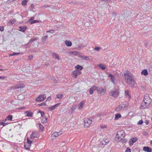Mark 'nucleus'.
<instances>
[{
    "label": "nucleus",
    "mask_w": 152,
    "mask_h": 152,
    "mask_svg": "<svg viewBox=\"0 0 152 152\" xmlns=\"http://www.w3.org/2000/svg\"><path fill=\"white\" fill-rule=\"evenodd\" d=\"M125 82L131 87L134 86V81L132 73L128 71H125L124 72Z\"/></svg>",
    "instance_id": "obj_1"
},
{
    "label": "nucleus",
    "mask_w": 152,
    "mask_h": 152,
    "mask_svg": "<svg viewBox=\"0 0 152 152\" xmlns=\"http://www.w3.org/2000/svg\"><path fill=\"white\" fill-rule=\"evenodd\" d=\"M25 86L21 82H20L19 83L17 84L14 86L10 87V90H13L20 88H23L25 87Z\"/></svg>",
    "instance_id": "obj_2"
},
{
    "label": "nucleus",
    "mask_w": 152,
    "mask_h": 152,
    "mask_svg": "<svg viewBox=\"0 0 152 152\" xmlns=\"http://www.w3.org/2000/svg\"><path fill=\"white\" fill-rule=\"evenodd\" d=\"M27 142L24 143V147L26 149L29 150L31 147L33 141L29 140L28 138H27Z\"/></svg>",
    "instance_id": "obj_3"
},
{
    "label": "nucleus",
    "mask_w": 152,
    "mask_h": 152,
    "mask_svg": "<svg viewBox=\"0 0 152 152\" xmlns=\"http://www.w3.org/2000/svg\"><path fill=\"white\" fill-rule=\"evenodd\" d=\"M46 98V96L45 94H42L39 95L36 99V101L39 102L44 101Z\"/></svg>",
    "instance_id": "obj_4"
},
{
    "label": "nucleus",
    "mask_w": 152,
    "mask_h": 152,
    "mask_svg": "<svg viewBox=\"0 0 152 152\" xmlns=\"http://www.w3.org/2000/svg\"><path fill=\"white\" fill-rule=\"evenodd\" d=\"M143 101H145V102H146L149 104H151V99L149 95L146 94L144 95L143 98Z\"/></svg>",
    "instance_id": "obj_5"
},
{
    "label": "nucleus",
    "mask_w": 152,
    "mask_h": 152,
    "mask_svg": "<svg viewBox=\"0 0 152 152\" xmlns=\"http://www.w3.org/2000/svg\"><path fill=\"white\" fill-rule=\"evenodd\" d=\"M149 104H148L146 102H144L143 101L142 102H141V105L140 107V108L141 109H148V108L149 106H150Z\"/></svg>",
    "instance_id": "obj_6"
},
{
    "label": "nucleus",
    "mask_w": 152,
    "mask_h": 152,
    "mask_svg": "<svg viewBox=\"0 0 152 152\" xmlns=\"http://www.w3.org/2000/svg\"><path fill=\"white\" fill-rule=\"evenodd\" d=\"M84 121V126L86 127H89L92 123V121L88 118H85Z\"/></svg>",
    "instance_id": "obj_7"
},
{
    "label": "nucleus",
    "mask_w": 152,
    "mask_h": 152,
    "mask_svg": "<svg viewBox=\"0 0 152 152\" xmlns=\"http://www.w3.org/2000/svg\"><path fill=\"white\" fill-rule=\"evenodd\" d=\"M62 133V132L60 131L58 132H53L51 136V138L52 140L55 139L56 137H58L60 135H61Z\"/></svg>",
    "instance_id": "obj_8"
},
{
    "label": "nucleus",
    "mask_w": 152,
    "mask_h": 152,
    "mask_svg": "<svg viewBox=\"0 0 152 152\" xmlns=\"http://www.w3.org/2000/svg\"><path fill=\"white\" fill-rule=\"evenodd\" d=\"M81 73V71L78 70H75L72 72V74L73 77L76 78L77 75H78Z\"/></svg>",
    "instance_id": "obj_9"
},
{
    "label": "nucleus",
    "mask_w": 152,
    "mask_h": 152,
    "mask_svg": "<svg viewBox=\"0 0 152 152\" xmlns=\"http://www.w3.org/2000/svg\"><path fill=\"white\" fill-rule=\"evenodd\" d=\"M38 113H40L41 115V122L43 123H45L46 122L47 118L46 117H45L44 113L43 111H39Z\"/></svg>",
    "instance_id": "obj_10"
},
{
    "label": "nucleus",
    "mask_w": 152,
    "mask_h": 152,
    "mask_svg": "<svg viewBox=\"0 0 152 152\" xmlns=\"http://www.w3.org/2000/svg\"><path fill=\"white\" fill-rule=\"evenodd\" d=\"M96 91L99 94H101L106 92V89L103 88H99L97 87Z\"/></svg>",
    "instance_id": "obj_11"
},
{
    "label": "nucleus",
    "mask_w": 152,
    "mask_h": 152,
    "mask_svg": "<svg viewBox=\"0 0 152 152\" xmlns=\"http://www.w3.org/2000/svg\"><path fill=\"white\" fill-rule=\"evenodd\" d=\"M39 136L38 133L37 131L33 132L31 134L30 138L31 139H33L34 138L38 137Z\"/></svg>",
    "instance_id": "obj_12"
},
{
    "label": "nucleus",
    "mask_w": 152,
    "mask_h": 152,
    "mask_svg": "<svg viewBox=\"0 0 152 152\" xmlns=\"http://www.w3.org/2000/svg\"><path fill=\"white\" fill-rule=\"evenodd\" d=\"M108 77L110 78V80H111L112 83L114 84H115V81L116 79L115 77L113 75L110 74L108 75Z\"/></svg>",
    "instance_id": "obj_13"
},
{
    "label": "nucleus",
    "mask_w": 152,
    "mask_h": 152,
    "mask_svg": "<svg viewBox=\"0 0 152 152\" xmlns=\"http://www.w3.org/2000/svg\"><path fill=\"white\" fill-rule=\"evenodd\" d=\"M118 91H111L110 93V95L114 97H117L118 95Z\"/></svg>",
    "instance_id": "obj_14"
},
{
    "label": "nucleus",
    "mask_w": 152,
    "mask_h": 152,
    "mask_svg": "<svg viewBox=\"0 0 152 152\" xmlns=\"http://www.w3.org/2000/svg\"><path fill=\"white\" fill-rule=\"evenodd\" d=\"M136 137H133L130 139L129 141V143L130 145H132L137 140Z\"/></svg>",
    "instance_id": "obj_15"
},
{
    "label": "nucleus",
    "mask_w": 152,
    "mask_h": 152,
    "mask_svg": "<svg viewBox=\"0 0 152 152\" xmlns=\"http://www.w3.org/2000/svg\"><path fill=\"white\" fill-rule=\"evenodd\" d=\"M77 107V105L76 104H75L71 106L70 109L69 111V114H72L74 111L76 109Z\"/></svg>",
    "instance_id": "obj_16"
},
{
    "label": "nucleus",
    "mask_w": 152,
    "mask_h": 152,
    "mask_svg": "<svg viewBox=\"0 0 152 152\" xmlns=\"http://www.w3.org/2000/svg\"><path fill=\"white\" fill-rule=\"evenodd\" d=\"M61 104V103H58L52 106L51 107H49L48 109L50 110L51 111L55 110L56 108L58 107Z\"/></svg>",
    "instance_id": "obj_17"
},
{
    "label": "nucleus",
    "mask_w": 152,
    "mask_h": 152,
    "mask_svg": "<svg viewBox=\"0 0 152 152\" xmlns=\"http://www.w3.org/2000/svg\"><path fill=\"white\" fill-rule=\"evenodd\" d=\"M51 55L53 58H54L55 59H56L58 60H60V58L59 56L58 55V54L53 52L52 53H51Z\"/></svg>",
    "instance_id": "obj_18"
},
{
    "label": "nucleus",
    "mask_w": 152,
    "mask_h": 152,
    "mask_svg": "<svg viewBox=\"0 0 152 152\" xmlns=\"http://www.w3.org/2000/svg\"><path fill=\"white\" fill-rule=\"evenodd\" d=\"M97 87L95 86H92L89 89V93L92 94L93 93L94 91L95 90H97Z\"/></svg>",
    "instance_id": "obj_19"
},
{
    "label": "nucleus",
    "mask_w": 152,
    "mask_h": 152,
    "mask_svg": "<svg viewBox=\"0 0 152 152\" xmlns=\"http://www.w3.org/2000/svg\"><path fill=\"white\" fill-rule=\"evenodd\" d=\"M117 134L118 135H119L121 137L124 138L125 136V134L124 131L122 130L119 131L118 132Z\"/></svg>",
    "instance_id": "obj_20"
},
{
    "label": "nucleus",
    "mask_w": 152,
    "mask_h": 152,
    "mask_svg": "<svg viewBox=\"0 0 152 152\" xmlns=\"http://www.w3.org/2000/svg\"><path fill=\"white\" fill-rule=\"evenodd\" d=\"M124 93L126 97L128 98L129 99L130 98L131 96L130 94V91L129 90H127L125 91Z\"/></svg>",
    "instance_id": "obj_21"
},
{
    "label": "nucleus",
    "mask_w": 152,
    "mask_h": 152,
    "mask_svg": "<svg viewBox=\"0 0 152 152\" xmlns=\"http://www.w3.org/2000/svg\"><path fill=\"white\" fill-rule=\"evenodd\" d=\"M85 103V102L84 101L80 102L78 105V109L80 110L82 109L83 108Z\"/></svg>",
    "instance_id": "obj_22"
},
{
    "label": "nucleus",
    "mask_w": 152,
    "mask_h": 152,
    "mask_svg": "<svg viewBox=\"0 0 152 152\" xmlns=\"http://www.w3.org/2000/svg\"><path fill=\"white\" fill-rule=\"evenodd\" d=\"M24 113L26 114V115L27 116H30L31 117L32 116L33 113L30 111H27L25 112Z\"/></svg>",
    "instance_id": "obj_23"
},
{
    "label": "nucleus",
    "mask_w": 152,
    "mask_h": 152,
    "mask_svg": "<svg viewBox=\"0 0 152 152\" xmlns=\"http://www.w3.org/2000/svg\"><path fill=\"white\" fill-rule=\"evenodd\" d=\"M143 151L147 152H151V148L148 147H144L143 148Z\"/></svg>",
    "instance_id": "obj_24"
},
{
    "label": "nucleus",
    "mask_w": 152,
    "mask_h": 152,
    "mask_svg": "<svg viewBox=\"0 0 152 152\" xmlns=\"http://www.w3.org/2000/svg\"><path fill=\"white\" fill-rule=\"evenodd\" d=\"M98 66L100 68L103 70L105 69L106 68V66L104 64H100L98 65Z\"/></svg>",
    "instance_id": "obj_25"
},
{
    "label": "nucleus",
    "mask_w": 152,
    "mask_h": 152,
    "mask_svg": "<svg viewBox=\"0 0 152 152\" xmlns=\"http://www.w3.org/2000/svg\"><path fill=\"white\" fill-rule=\"evenodd\" d=\"M19 28H20V31L23 32H24L26 31L27 28V27L25 26H22L19 27Z\"/></svg>",
    "instance_id": "obj_26"
},
{
    "label": "nucleus",
    "mask_w": 152,
    "mask_h": 152,
    "mask_svg": "<svg viewBox=\"0 0 152 152\" xmlns=\"http://www.w3.org/2000/svg\"><path fill=\"white\" fill-rule=\"evenodd\" d=\"M124 107H123L122 105H120L116 108V110L117 111L119 112Z\"/></svg>",
    "instance_id": "obj_27"
},
{
    "label": "nucleus",
    "mask_w": 152,
    "mask_h": 152,
    "mask_svg": "<svg viewBox=\"0 0 152 152\" xmlns=\"http://www.w3.org/2000/svg\"><path fill=\"white\" fill-rule=\"evenodd\" d=\"M65 43L66 45L68 47H70L72 46V42L69 40H66L65 42Z\"/></svg>",
    "instance_id": "obj_28"
},
{
    "label": "nucleus",
    "mask_w": 152,
    "mask_h": 152,
    "mask_svg": "<svg viewBox=\"0 0 152 152\" xmlns=\"http://www.w3.org/2000/svg\"><path fill=\"white\" fill-rule=\"evenodd\" d=\"M16 22V20L15 19H11L7 23V24L8 25H12L15 23Z\"/></svg>",
    "instance_id": "obj_29"
},
{
    "label": "nucleus",
    "mask_w": 152,
    "mask_h": 152,
    "mask_svg": "<svg viewBox=\"0 0 152 152\" xmlns=\"http://www.w3.org/2000/svg\"><path fill=\"white\" fill-rule=\"evenodd\" d=\"M75 68L76 69V70H79L81 71V70L83 69V67L79 65H77L75 66Z\"/></svg>",
    "instance_id": "obj_30"
},
{
    "label": "nucleus",
    "mask_w": 152,
    "mask_h": 152,
    "mask_svg": "<svg viewBox=\"0 0 152 152\" xmlns=\"http://www.w3.org/2000/svg\"><path fill=\"white\" fill-rule=\"evenodd\" d=\"M80 58L85 61L90 60L89 57L88 56H81Z\"/></svg>",
    "instance_id": "obj_31"
},
{
    "label": "nucleus",
    "mask_w": 152,
    "mask_h": 152,
    "mask_svg": "<svg viewBox=\"0 0 152 152\" xmlns=\"http://www.w3.org/2000/svg\"><path fill=\"white\" fill-rule=\"evenodd\" d=\"M141 74L142 75H143L145 76H146L148 75V73L146 69H144L141 72Z\"/></svg>",
    "instance_id": "obj_32"
},
{
    "label": "nucleus",
    "mask_w": 152,
    "mask_h": 152,
    "mask_svg": "<svg viewBox=\"0 0 152 152\" xmlns=\"http://www.w3.org/2000/svg\"><path fill=\"white\" fill-rule=\"evenodd\" d=\"M115 140H117V141H119L121 140L122 139H123V138H122V137H121L120 136H119V135H118V134H116V136H115Z\"/></svg>",
    "instance_id": "obj_33"
},
{
    "label": "nucleus",
    "mask_w": 152,
    "mask_h": 152,
    "mask_svg": "<svg viewBox=\"0 0 152 152\" xmlns=\"http://www.w3.org/2000/svg\"><path fill=\"white\" fill-rule=\"evenodd\" d=\"M23 54V53H14L13 54H9L10 56H14L15 55H20Z\"/></svg>",
    "instance_id": "obj_34"
},
{
    "label": "nucleus",
    "mask_w": 152,
    "mask_h": 152,
    "mask_svg": "<svg viewBox=\"0 0 152 152\" xmlns=\"http://www.w3.org/2000/svg\"><path fill=\"white\" fill-rule=\"evenodd\" d=\"M121 115L120 114H118L115 115V120H117L118 119L121 117Z\"/></svg>",
    "instance_id": "obj_35"
},
{
    "label": "nucleus",
    "mask_w": 152,
    "mask_h": 152,
    "mask_svg": "<svg viewBox=\"0 0 152 152\" xmlns=\"http://www.w3.org/2000/svg\"><path fill=\"white\" fill-rule=\"evenodd\" d=\"M8 124H9V123H6L5 122H4L3 121H0V125H3V126H6Z\"/></svg>",
    "instance_id": "obj_36"
},
{
    "label": "nucleus",
    "mask_w": 152,
    "mask_h": 152,
    "mask_svg": "<svg viewBox=\"0 0 152 152\" xmlns=\"http://www.w3.org/2000/svg\"><path fill=\"white\" fill-rule=\"evenodd\" d=\"M12 115H9L7 117L6 120H12Z\"/></svg>",
    "instance_id": "obj_37"
},
{
    "label": "nucleus",
    "mask_w": 152,
    "mask_h": 152,
    "mask_svg": "<svg viewBox=\"0 0 152 152\" xmlns=\"http://www.w3.org/2000/svg\"><path fill=\"white\" fill-rule=\"evenodd\" d=\"M69 53H72L75 56L77 55L78 54V52L77 51H75L72 52H69Z\"/></svg>",
    "instance_id": "obj_38"
},
{
    "label": "nucleus",
    "mask_w": 152,
    "mask_h": 152,
    "mask_svg": "<svg viewBox=\"0 0 152 152\" xmlns=\"http://www.w3.org/2000/svg\"><path fill=\"white\" fill-rule=\"evenodd\" d=\"M28 2L27 0H24L22 1V4L23 6L26 5L27 4V3Z\"/></svg>",
    "instance_id": "obj_39"
},
{
    "label": "nucleus",
    "mask_w": 152,
    "mask_h": 152,
    "mask_svg": "<svg viewBox=\"0 0 152 152\" xmlns=\"http://www.w3.org/2000/svg\"><path fill=\"white\" fill-rule=\"evenodd\" d=\"M57 97L59 99H61L63 95L61 94H58L56 95Z\"/></svg>",
    "instance_id": "obj_40"
},
{
    "label": "nucleus",
    "mask_w": 152,
    "mask_h": 152,
    "mask_svg": "<svg viewBox=\"0 0 152 152\" xmlns=\"http://www.w3.org/2000/svg\"><path fill=\"white\" fill-rule=\"evenodd\" d=\"M37 39V37H34L32 38L30 40L29 43H30L31 42H34V41L36 40Z\"/></svg>",
    "instance_id": "obj_41"
},
{
    "label": "nucleus",
    "mask_w": 152,
    "mask_h": 152,
    "mask_svg": "<svg viewBox=\"0 0 152 152\" xmlns=\"http://www.w3.org/2000/svg\"><path fill=\"white\" fill-rule=\"evenodd\" d=\"M48 36L46 35L45 36L43 37L42 38V40L43 42L45 41L48 38Z\"/></svg>",
    "instance_id": "obj_42"
},
{
    "label": "nucleus",
    "mask_w": 152,
    "mask_h": 152,
    "mask_svg": "<svg viewBox=\"0 0 152 152\" xmlns=\"http://www.w3.org/2000/svg\"><path fill=\"white\" fill-rule=\"evenodd\" d=\"M28 57V60H32L33 56L32 55H29Z\"/></svg>",
    "instance_id": "obj_43"
},
{
    "label": "nucleus",
    "mask_w": 152,
    "mask_h": 152,
    "mask_svg": "<svg viewBox=\"0 0 152 152\" xmlns=\"http://www.w3.org/2000/svg\"><path fill=\"white\" fill-rule=\"evenodd\" d=\"M143 123V121L142 120H140L138 122V125H141Z\"/></svg>",
    "instance_id": "obj_44"
},
{
    "label": "nucleus",
    "mask_w": 152,
    "mask_h": 152,
    "mask_svg": "<svg viewBox=\"0 0 152 152\" xmlns=\"http://www.w3.org/2000/svg\"><path fill=\"white\" fill-rule=\"evenodd\" d=\"M100 48H101L100 47H95L94 48V50L97 51H99Z\"/></svg>",
    "instance_id": "obj_45"
},
{
    "label": "nucleus",
    "mask_w": 152,
    "mask_h": 152,
    "mask_svg": "<svg viewBox=\"0 0 152 152\" xmlns=\"http://www.w3.org/2000/svg\"><path fill=\"white\" fill-rule=\"evenodd\" d=\"M100 127L102 129H103L104 128H107V126L105 125H100Z\"/></svg>",
    "instance_id": "obj_46"
},
{
    "label": "nucleus",
    "mask_w": 152,
    "mask_h": 152,
    "mask_svg": "<svg viewBox=\"0 0 152 152\" xmlns=\"http://www.w3.org/2000/svg\"><path fill=\"white\" fill-rule=\"evenodd\" d=\"M39 22L37 20H34L33 21H32V22L31 23V24H32L33 23H37Z\"/></svg>",
    "instance_id": "obj_47"
},
{
    "label": "nucleus",
    "mask_w": 152,
    "mask_h": 152,
    "mask_svg": "<svg viewBox=\"0 0 152 152\" xmlns=\"http://www.w3.org/2000/svg\"><path fill=\"white\" fill-rule=\"evenodd\" d=\"M39 125L40 129L42 130L43 129L44 127L41 124H39Z\"/></svg>",
    "instance_id": "obj_48"
},
{
    "label": "nucleus",
    "mask_w": 152,
    "mask_h": 152,
    "mask_svg": "<svg viewBox=\"0 0 152 152\" xmlns=\"http://www.w3.org/2000/svg\"><path fill=\"white\" fill-rule=\"evenodd\" d=\"M125 152H131V151L130 149L129 148H127L126 151Z\"/></svg>",
    "instance_id": "obj_49"
},
{
    "label": "nucleus",
    "mask_w": 152,
    "mask_h": 152,
    "mask_svg": "<svg viewBox=\"0 0 152 152\" xmlns=\"http://www.w3.org/2000/svg\"><path fill=\"white\" fill-rule=\"evenodd\" d=\"M4 30V27L3 26H0V31H3Z\"/></svg>",
    "instance_id": "obj_50"
},
{
    "label": "nucleus",
    "mask_w": 152,
    "mask_h": 152,
    "mask_svg": "<svg viewBox=\"0 0 152 152\" xmlns=\"http://www.w3.org/2000/svg\"><path fill=\"white\" fill-rule=\"evenodd\" d=\"M17 109L18 110H23V109H25V107H20L18 108Z\"/></svg>",
    "instance_id": "obj_51"
},
{
    "label": "nucleus",
    "mask_w": 152,
    "mask_h": 152,
    "mask_svg": "<svg viewBox=\"0 0 152 152\" xmlns=\"http://www.w3.org/2000/svg\"><path fill=\"white\" fill-rule=\"evenodd\" d=\"M34 17H31V18L29 20V22H31L32 21V20L34 19Z\"/></svg>",
    "instance_id": "obj_52"
},
{
    "label": "nucleus",
    "mask_w": 152,
    "mask_h": 152,
    "mask_svg": "<svg viewBox=\"0 0 152 152\" xmlns=\"http://www.w3.org/2000/svg\"><path fill=\"white\" fill-rule=\"evenodd\" d=\"M104 141L106 143V144H107L109 142V139H106L105 140H104Z\"/></svg>",
    "instance_id": "obj_53"
},
{
    "label": "nucleus",
    "mask_w": 152,
    "mask_h": 152,
    "mask_svg": "<svg viewBox=\"0 0 152 152\" xmlns=\"http://www.w3.org/2000/svg\"><path fill=\"white\" fill-rule=\"evenodd\" d=\"M145 123L146 125H148L149 124V121L148 120H146L145 121Z\"/></svg>",
    "instance_id": "obj_54"
},
{
    "label": "nucleus",
    "mask_w": 152,
    "mask_h": 152,
    "mask_svg": "<svg viewBox=\"0 0 152 152\" xmlns=\"http://www.w3.org/2000/svg\"><path fill=\"white\" fill-rule=\"evenodd\" d=\"M51 99V97L50 96L46 100V101H50Z\"/></svg>",
    "instance_id": "obj_55"
},
{
    "label": "nucleus",
    "mask_w": 152,
    "mask_h": 152,
    "mask_svg": "<svg viewBox=\"0 0 152 152\" xmlns=\"http://www.w3.org/2000/svg\"><path fill=\"white\" fill-rule=\"evenodd\" d=\"M117 15V13H116V12H113V13H112V15H113V16H115V15Z\"/></svg>",
    "instance_id": "obj_56"
},
{
    "label": "nucleus",
    "mask_w": 152,
    "mask_h": 152,
    "mask_svg": "<svg viewBox=\"0 0 152 152\" xmlns=\"http://www.w3.org/2000/svg\"><path fill=\"white\" fill-rule=\"evenodd\" d=\"M5 78V77L3 76H0V79H3Z\"/></svg>",
    "instance_id": "obj_57"
},
{
    "label": "nucleus",
    "mask_w": 152,
    "mask_h": 152,
    "mask_svg": "<svg viewBox=\"0 0 152 152\" xmlns=\"http://www.w3.org/2000/svg\"><path fill=\"white\" fill-rule=\"evenodd\" d=\"M54 31V30H51V31L50 32V33H53Z\"/></svg>",
    "instance_id": "obj_58"
},
{
    "label": "nucleus",
    "mask_w": 152,
    "mask_h": 152,
    "mask_svg": "<svg viewBox=\"0 0 152 152\" xmlns=\"http://www.w3.org/2000/svg\"><path fill=\"white\" fill-rule=\"evenodd\" d=\"M79 46H80L79 47V48L81 49V47H82V48H83V46L82 45H79Z\"/></svg>",
    "instance_id": "obj_59"
},
{
    "label": "nucleus",
    "mask_w": 152,
    "mask_h": 152,
    "mask_svg": "<svg viewBox=\"0 0 152 152\" xmlns=\"http://www.w3.org/2000/svg\"><path fill=\"white\" fill-rule=\"evenodd\" d=\"M46 105V103L45 102H43V103L41 104V105Z\"/></svg>",
    "instance_id": "obj_60"
},
{
    "label": "nucleus",
    "mask_w": 152,
    "mask_h": 152,
    "mask_svg": "<svg viewBox=\"0 0 152 152\" xmlns=\"http://www.w3.org/2000/svg\"><path fill=\"white\" fill-rule=\"evenodd\" d=\"M31 7L32 8H34V6L33 4H32L31 5Z\"/></svg>",
    "instance_id": "obj_61"
},
{
    "label": "nucleus",
    "mask_w": 152,
    "mask_h": 152,
    "mask_svg": "<svg viewBox=\"0 0 152 152\" xmlns=\"http://www.w3.org/2000/svg\"><path fill=\"white\" fill-rule=\"evenodd\" d=\"M7 120H6V118L5 119V120H3V121L4 122H5L7 121Z\"/></svg>",
    "instance_id": "obj_62"
},
{
    "label": "nucleus",
    "mask_w": 152,
    "mask_h": 152,
    "mask_svg": "<svg viewBox=\"0 0 152 152\" xmlns=\"http://www.w3.org/2000/svg\"><path fill=\"white\" fill-rule=\"evenodd\" d=\"M50 31H51V30H49L48 31H47V32H50Z\"/></svg>",
    "instance_id": "obj_63"
},
{
    "label": "nucleus",
    "mask_w": 152,
    "mask_h": 152,
    "mask_svg": "<svg viewBox=\"0 0 152 152\" xmlns=\"http://www.w3.org/2000/svg\"><path fill=\"white\" fill-rule=\"evenodd\" d=\"M151 144H152V140L151 141Z\"/></svg>",
    "instance_id": "obj_64"
}]
</instances>
